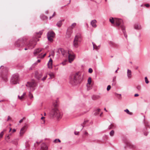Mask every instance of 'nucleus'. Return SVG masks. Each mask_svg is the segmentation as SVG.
<instances>
[{"instance_id":"nucleus-1","label":"nucleus","mask_w":150,"mask_h":150,"mask_svg":"<svg viewBox=\"0 0 150 150\" xmlns=\"http://www.w3.org/2000/svg\"><path fill=\"white\" fill-rule=\"evenodd\" d=\"M83 79V76L80 72L71 75L70 76V82L73 85H76L81 83Z\"/></svg>"},{"instance_id":"nucleus-13","label":"nucleus","mask_w":150,"mask_h":150,"mask_svg":"<svg viewBox=\"0 0 150 150\" xmlns=\"http://www.w3.org/2000/svg\"><path fill=\"white\" fill-rule=\"evenodd\" d=\"M40 150H48L47 147L45 143H43L41 144Z\"/></svg>"},{"instance_id":"nucleus-9","label":"nucleus","mask_w":150,"mask_h":150,"mask_svg":"<svg viewBox=\"0 0 150 150\" xmlns=\"http://www.w3.org/2000/svg\"><path fill=\"white\" fill-rule=\"evenodd\" d=\"M36 44V40L34 39L30 40L29 43L27 45V46L29 49H32L34 47Z\"/></svg>"},{"instance_id":"nucleus-18","label":"nucleus","mask_w":150,"mask_h":150,"mask_svg":"<svg viewBox=\"0 0 150 150\" xmlns=\"http://www.w3.org/2000/svg\"><path fill=\"white\" fill-rule=\"evenodd\" d=\"M97 22V21L96 20H92L91 22V25H92V26L94 28H96L97 26V25H96V23Z\"/></svg>"},{"instance_id":"nucleus-21","label":"nucleus","mask_w":150,"mask_h":150,"mask_svg":"<svg viewBox=\"0 0 150 150\" xmlns=\"http://www.w3.org/2000/svg\"><path fill=\"white\" fill-rule=\"evenodd\" d=\"M26 131V129L24 127H23L21 130L20 132L21 136H22Z\"/></svg>"},{"instance_id":"nucleus-25","label":"nucleus","mask_w":150,"mask_h":150,"mask_svg":"<svg viewBox=\"0 0 150 150\" xmlns=\"http://www.w3.org/2000/svg\"><path fill=\"white\" fill-rule=\"evenodd\" d=\"M100 109H98L95 111L94 114L95 115H98L99 114V112L100 111Z\"/></svg>"},{"instance_id":"nucleus-41","label":"nucleus","mask_w":150,"mask_h":150,"mask_svg":"<svg viewBox=\"0 0 150 150\" xmlns=\"http://www.w3.org/2000/svg\"><path fill=\"white\" fill-rule=\"evenodd\" d=\"M137 88L138 91H140L141 88V86H137Z\"/></svg>"},{"instance_id":"nucleus-46","label":"nucleus","mask_w":150,"mask_h":150,"mask_svg":"<svg viewBox=\"0 0 150 150\" xmlns=\"http://www.w3.org/2000/svg\"><path fill=\"white\" fill-rule=\"evenodd\" d=\"M49 75L51 77H53L54 76V74L52 73H51V74H49Z\"/></svg>"},{"instance_id":"nucleus-22","label":"nucleus","mask_w":150,"mask_h":150,"mask_svg":"<svg viewBox=\"0 0 150 150\" xmlns=\"http://www.w3.org/2000/svg\"><path fill=\"white\" fill-rule=\"evenodd\" d=\"M109 43L111 46L113 47H116L118 46V45L117 44L112 42H110Z\"/></svg>"},{"instance_id":"nucleus-33","label":"nucleus","mask_w":150,"mask_h":150,"mask_svg":"<svg viewBox=\"0 0 150 150\" xmlns=\"http://www.w3.org/2000/svg\"><path fill=\"white\" fill-rule=\"evenodd\" d=\"M29 96L30 97V99H32L33 98V94L31 93L30 92H29Z\"/></svg>"},{"instance_id":"nucleus-26","label":"nucleus","mask_w":150,"mask_h":150,"mask_svg":"<svg viewBox=\"0 0 150 150\" xmlns=\"http://www.w3.org/2000/svg\"><path fill=\"white\" fill-rule=\"evenodd\" d=\"M92 43L93 45V49H95L96 50H98V46H97L93 42H92Z\"/></svg>"},{"instance_id":"nucleus-32","label":"nucleus","mask_w":150,"mask_h":150,"mask_svg":"<svg viewBox=\"0 0 150 150\" xmlns=\"http://www.w3.org/2000/svg\"><path fill=\"white\" fill-rule=\"evenodd\" d=\"M114 134V131L113 130H111L110 132V135L111 136H113Z\"/></svg>"},{"instance_id":"nucleus-58","label":"nucleus","mask_w":150,"mask_h":150,"mask_svg":"<svg viewBox=\"0 0 150 150\" xmlns=\"http://www.w3.org/2000/svg\"><path fill=\"white\" fill-rule=\"evenodd\" d=\"M84 134H88V132H85V133H84Z\"/></svg>"},{"instance_id":"nucleus-3","label":"nucleus","mask_w":150,"mask_h":150,"mask_svg":"<svg viewBox=\"0 0 150 150\" xmlns=\"http://www.w3.org/2000/svg\"><path fill=\"white\" fill-rule=\"evenodd\" d=\"M115 23L117 26H120L125 37L127 38V35L125 30V28L123 24V21L120 19H115Z\"/></svg>"},{"instance_id":"nucleus-8","label":"nucleus","mask_w":150,"mask_h":150,"mask_svg":"<svg viewBox=\"0 0 150 150\" xmlns=\"http://www.w3.org/2000/svg\"><path fill=\"white\" fill-rule=\"evenodd\" d=\"M37 86V83L34 81L28 82L26 86L30 88L31 91H33L35 89V88Z\"/></svg>"},{"instance_id":"nucleus-52","label":"nucleus","mask_w":150,"mask_h":150,"mask_svg":"<svg viewBox=\"0 0 150 150\" xmlns=\"http://www.w3.org/2000/svg\"><path fill=\"white\" fill-rule=\"evenodd\" d=\"M139 96V95L138 94H137V93L135 94L134 95V96L135 97H137V96Z\"/></svg>"},{"instance_id":"nucleus-47","label":"nucleus","mask_w":150,"mask_h":150,"mask_svg":"<svg viewBox=\"0 0 150 150\" xmlns=\"http://www.w3.org/2000/svg\"><path fill=\"white\" fill-rule=\"evenodd\" d=\"M55 12H54L53 13V15H52V16L50 17V19L52 18V17L54 16H55Z\"/></svg>"},{"instance_id":"nucleus-11","label":"nucleus","mask_w":150,"mask_h":150,"mask_svg":"<svg viewBox=\"0 0 150 150\" xmlns=\"http://www.w3.org/2000/svg\"><path fill=\"white\" fill-rule=\"evenodd\" d=\"M126 147H129L131 149H136L137 148V146L134 145H133L129 141H127L126 143Z\"/></svg>"},{"instance_id":"nucleus-44","label":"nucleus","mask_w":150,"mask_h":150,"mask_svg":"<svg viewBox=\"0 0 150 150\" xmlns=\"http://www.w3.org/2000/svg\"><path fill=\"white\" fill-rule=\"evenodd\" d=\"M47 77V75H45L42 79V81H44L46 79Z\"/></svg>"},{"instance_id":"nucleus-37","label":"nucleus","mask_w":150,"mask_h":150,"mask_svg":"<svg viewBox=\"0 0 150 150\" xmlns=\"http://www.w3.org/2000/svg\"><path fill=\"white\" fill-rule=\"evenodd\" d=\"M110 21L112 23H114L115 21L114 20V19L113 18H110Z\"/></svg>"},{"instance_id":"nucleus-6","label":"nucleus","mask_w":150,"mask_h":150,"mask_svg":"<svg viewBox=\"0 0 150 150\" xmlns=\"http://www.w3.org/2000/svg\"><path fill=\"white\" fill-rule=\"evenodd\" d=\"M19 79V75L18 74H14L12 75L11 80V83L13 84H16L18 83Z\"/></svg>"},{"instance_id":"nucleus-35","label":"nucleus","mask_w":150,"mask_h":150,"mask_svg":"<svg viewBox=\"0 0 150 150\" xmlns=\"http://www.w3.org/2000/svg\"><path fill=\"white\" fill-rule=\"evenodd\" d=\"M91 82V78L90 77L88 78V83L89 84H90Z\"/></svg>"},{"instance_id":"nucleus-12","label":"nucleus","mask_w":150,"mask_h":150,"mask_svg":"<svg viewBox=\"0 0 150 150\" xmlns=\"http://www.w3.org/2000/svg\"><path fill=\"white\" fill-rule=\"evenodd\" d=\"M55 35V33L52 31H49L47 34V37L54 38Z\"/></svg>"},{"instance_id":"nucleus-36","label":"nucleus","mask_w":150,"mask_h":150,"mask_svg":"<svg viewBox=\"0 0 150 150\" xmlns=\"http://www.w3.org/2000/svg\"><path fill=\"white\" fill-rule=\"evenodd\" d=\"M43 31V30L40 31L39 32H36V34L37 35H41L42 34Z\"/></svg>"},{"instance_id":"nucleus-55","label":"nucleus","mask_w":150,"mask_h":150,"mask_svg":"<svg viewBox=\"0 0 150 150\" xmlns=\"http://www.w3.org/2000/svg\"><path fill=\"white\" fill-rule=\"evenodd\" d=\"M57 141L59 142H61V141L59 139H57Z\"/></svg>"},{"instance_id":"nucleus-27","label":"nucleus","mask_w":150,"mask_h":150,"mask_svg":"<svg viewBox=\"0 0 150 150\" xmlns=\"http://www.w3.org/2000/svg\"><path fill=\"white\" fill-rule=\"evenodd\" d=\"M113 83H112V85H115L116 83V77L115 76L113 78Z\"/></svg>"},{"instance_id":"nucleus-48","label":"nucleus","mask_w":150,"mask_h":150,"mask_svg":"<svg viewBox=\"0 0 150 150\" xmlns=\"http://www.w3.org/2000/svg\"><path fill=\"white\" fill-rule=\"evenodd\" d=\"M25 118L24 117V118H23L21 120L19 121V123H21V122H23V119H25Z\"/></svg>"},{"instance_id":"nucleus-23","label":"nucleus","mask_w":150,"mask_h":150,"mask_svg":"<svg viewBox=\"0 0 150 150\" xmlns=\"http://www.w3.org/2000/svg\"><path fill=\"white\" fill-rule=\"evenodd\" d=\"M59 52H61V54L63 56H64L65 55V52L63 49L60 48L59 49Z\"/></svg>"},{"instance_id":"nucleus-62","label":"nucleus","mask_w":150,"mask_h":150,"mask_svg":"<svg viewBox=\"0 0 150 150\" xmlns=\"http://www.w3.org/2000/svg\"><path fill=\"white\" fill-rule=\"evenodd\" d=\"M46 55V54H44L43 55V57H44Z\"/></svg>"},{"instance_id":"nucleus-61","label":"nucleus","mask_w":150,"mask_h":150,"mask_svg":"<svg viewBox=\"0 0 150 150\" xmlns=\"http://www.w3.org/2000/svg\"><path fill=\"white\" fill-rule=\"evenodd\" d=\"M48 11H46V12H45V13H46V14H47L48 13Z\"/></svg>"},{"instance_id":"nucleus-29","label":"nucleus","mask_w":150,"mask_h":150,"mask_svg":"<svg viewBox=\"0 0 150 150\" xmlns=\"http://www.w3.org/2000/svg\"><path fill=\"white\" fill-rule=\"evenodd\" d=\"M115 96H117L119 99H121V94H119L116 93H115Z\"/></svg>"},{"instance_id":"nucleus-5","label":"nucleus","mask_w":150,"mask_h":150,"mask_svg":"<svg viewBox=\"0 0 150 150\" xmlns=\"http://www.w3.org/2000/svg\"><path fill=\"white\" fill-rule=\"evenodd\" d=\"M2 69L3 70L1 72L0 76L5 81H6L7 80V77L6 75L7 71L6 70V68L3 66L1 67L0 68V71H1V69Z\"/></svg>"},{"instance_id":"nucleus-2","label":"nucleus","mask_w":150,"mask_h":150,"mask_svg":"<svg viewBox=\"0 0 150 150\" xmlns=\"http://www.w3.org/2000/svg\"><path fill=\"white\" fill-rule=\"evenodd\" d=\"M50 115L51 117H56L57 119L61 118L62 117V114L56 108L52 109L50 112Z\"/></svg>"},{"instance_id":"nucleus-63","label":"nucleus","mask_w":150,"mask_h":150,"mask_svg":"<svg viewBox=\"0 0 150 150\" xmlns=\"http://www.w3.org/2000/svg\"><path fill=\"white\" fill-rule=\"evenodd\" d=\"M4 101V100H0V102H3V101Z\"/></svg>"},{"instance_id":"nucleus-49","label":"nucleus","mask_w":150,"mask_h":150,"mask_svg":"<svg viewBox=\"0 0 150 150\" xmlns=\"http://www.w3.org/2000/svg\"><path fill=\"white\" fill-rule=\"evenodd\" d=\"M24 96H23V95H22L21 96H20V100H22L23 98H24Z\"/></svg>"},{"instance_id":"nucleus-10","label":"nucleus","mask_w":150,"mask_h":150,"mask_svg":"<svg viewBox=\"0 0 150 150\" xmlns=\"http://www.w3.org/2000/svg\"><path fill=\"white\" fill-rule=\"evenodd\" d=\"M68 53V59L69 62L71 63L74 59L75 58V55L73 53H70L69 52Z\"/></svg>"},{"instance_id":"nucleus-40","label":"nucleus","mask_w":150,"mask_h":150,"mask_svg":"<svg viewBox=\"0 0 150 150\" xmlns=\"http://www.w3.org/2000/svg\"><path fill=\"white\" fill-rule=\"evenodd\" d=\"M145 82L146 83H148L149 81L148 80L147 78V77H145L144 78Z\"/></svg>"},{"instance_id":"nucleus-7","label":"nucleus","mask_w":150,"mask_h":150,"mask_svg":"<svg viewBox=\"0 0 150 150\" xmlns=\"http://www.w3.org/2000/svg\"><path fill=\"white\" fill-rule=\"evenodd\" d=\"M81 41V35L80 34H78L75 36L74 41V45L75 47H77Z\"/></svg>"},{"instance_id":"nucleus-31","label":"nucleus","mask_w":150,"mask_h":150,"mask_svg":"<svg viewBox=\"0 0 150 150\" xmlns=\"http://www.w3.org/2000/svg\"><path fill=\"white\" fill-rule=\"evenodd\" d=\"M145 129L146 130L147 129V128H145L144 129V134L145 136H147V135L148 134V132H146V131H145Z\"/></svg>"},{"instance_id":"nucleus-59","label":"nucleus","mask_w":150,"mask_h":150,"mask_svg":"<svg viewBox=\"0 0 150 150\" xmlns=\"http://www.w3.org/2000/svg\"><path fill=\"white\" fill-rule=\"evenodd\" d=\"M36 143L37 144H39L40 143V142H36Z\"/></svg>"},{"instance_id":"nucleus-64","label":"nucleus","mask_w":150,"mask_h":150,"mask_svg":"<svg viewBox=\"0 0 150 150\" xmlns=\"http://www.w3.org/2000/svg\"><path fill=\"white\" fill-rule=\"evenodd\" d=\"M18 98L19 99H20V96L19 95L18 96Z\"/></svg>"},{"instance_id":"nucleus-45","label":"nucleus","mask_w":150,"mask_h":150,"mask_svg":"<svg viewBox=\"0 0 150 150\" xmlns=\"http://www.w3.org/2000/svg\"><path fill=\"white\" fill-rule=\"evenodd\" d=\"M12 142L13 144H14L16 145H17L18 144V142H15L14 141H12Z\"/></svg>"},{"instance_id":"nucleus-53","label":"nucleus","mask_w":150,"mask_h":150,"mask_svg":"<svg viewBox=\"0 0 150 150\" xmlns=\"http://www.w3.org/2000/svg\"><path fill=\"white\" fill-rule=\"evenodd\" d=\"M11 119V118H10V116H8V119H7V121H8L9 120V119Z\"/></svg>"},{"instance_id":"nucleus-43","label":"nucleus","mask_w":150,"mask_h":150,"mask_svg":"<svg viewBox=\"0 0 150 150\" xmlns=\"http://www.w3.org/2000/svg\"><path fill=\"white\" fill-rule=\"evenodd\" d=\"M93 69L91 68H89L88 69V72L91 73L93 72Z\"/></svg>"},{"instance_id":"nucleus-39","label":"nucleus","mask_w":150,"mask_h":150,"mask_svg":"<svg viewBox=\"0 0 150 150\" xmlns=\"http://www.w3.org/2000/svg\"><path fill=\"white\" fill-rule=\"evenodd\" d=\"M88 120L85 121L83 123V124L81 125V126L83 127L82 129H83V127H84V125L88 122Z\"/></svg>"},{"instance_id":"nucleus-4","label":"nucleus","mask_w":150,"mask_h":150,"mask_svg":"<svg viewBox=\"0 0 150 150\" xmlns=\"http://www.w3.org/2000/svg\"><path fill=\"white\" fill-rule=\"evenodd\" d=\"M26 40L23 38L19 39L14 43L15 46L17 47L22 48L25 45Z\"/></svg>"},{"instance_id":"nucleus-57","label":"nucleus","mask_w":150,"mask_h":150,"mask_svg":"<svg viewBox=\"0 0 150 150\" xmlns=\"http://www.w3.org/2000/svg\"><path fill=\"white\" fill-rule=\"evenodd\" d=\"M45 118V117H42L41 118V119L42 120L43 119Z\"/></svg>"},{"instance_id":"nucleus-30","label":"nucleus","mask_w":150,"mask_h":150,"mask_svg":"<svg viewBox=\"0 0 150 150\" xmlns=\"http://www.w3.org/2000/svg\"><path fill=\"white\" fill-rule=\"evenodd\" d=\"M76 25V23H74L71 24V28L73 29L75 27Z\"/></svg>"},{"instance_id":"nucleus-24","label":"nucleus","mask_w":150,"mask_h":150,"mask_svg":"<svg viewBox=\"0 0 150 150\" xmlns=\"http://www.w3.org/2000/svg\"><path fill=\"white\" fill-rule=\"evenodd\" d=\"M134 29L137 30H139L141 28V26L140 25L135 24L134 25Z\"/></svg>"},{"instance_id":"nucleus-51","label":"nucleus","mask_w":150,"mask_h":150,"mask_svg":"<svg viewBox=\"0 0 150 150\" xmlns=\"http://www.w3.org/2000/svg\"><path fill=\"white\" fill-rule=\"evenodd\" d=\"M145 6L146 7H149V4H145Z\"/></svg>"},{"instance_id":"nucleus-28","label":"nucleus","mask_w":150,"mask_h":150,"mask_svg":"<svg viewBox=\"0 0 150 150\" xmlns=\"http://www.w3.org/2000/svg\"><path fill=\"white\" fill-rule=\"evenodd\" d=\"M47 39L49 41L51 42H52L53 41V40L52 38V37H47Z\"/></svg>"},{"instance_id":"nucleus-50","label":"nucleus","mask_w":150,"mask_h":150,"mask_svg":"<svg viewBox=\"0 0 150 150\" xmlns=\"http://www.w3.org/2000/svg\"><path fill=\"white\" fill-rule=\"evenodd\" d=\"M112 126H113V125H111L109 126L108 129H111V128H112Z\"/></svg>"},{"instance_id":"nucleus-56","label":"nucleus","mask_w":150,"mask_h":150,"mask_svg":"<svg viewBox=\"0 0 150 150\" xmlns=\"http://www.w3.org/2000/svg\"><path fill=\"white\" fill-rule=\"evenodd\" d=\"M26 95V93L24 92V93H23V94L22 95H23V96H25V95Z\"/></svg>"},{"instance_id":"nucleus-60","label":"nucleus","mask_w":150,"mask_h":150,"mask_svg":"<svg viewBox=\"0 0 150 150\" xmlns=\"http://www.w3.org/2000/svg\"><path fill=\"white\" fill-rule=\"evenodd\" d=\"M40 62V59H38V60H37V62Z\"/></svg>"},{"instance_id":"nucleus-17","label":"nucleus","mask_w":150,"mask_h":150,"mask_svg":"<svg viewBox=\"0 0 150 150\" xmlns=\"http://www.w3.org/2000/svg\"><path fill=\"white\" fill-rule=\"evenodd\" d=\"M52 60L50 58L47 63L48 67L49 68L51 69L52 68Z\"/></svg>"},{"instance_id":"nucleus-34","label":"nucleus","mask_w":150,"mask_h":150,"mask_svg":"<svg viewBox=\"0 0 150 150\" xmlns=\"http://www.w3.org/2000/svg\"><path fill=\"white\" fill-rule=\"evenodd\" d=\"M124 111L126 112L129 115L131 114V112H130L129 110L128 109H126L124 110Z\"/></svg>"},{"instance_id":"nucleus-19","label":"nucleus","mask_w":150,"mask_h":150,"mask_svg":"<svg viewBox=\"0 0 150 150\" xmlns=\"http://www.w3.org/2000/svg\"><path fill=\"white\" fill-rule=\"evenodd\" d=\"M127 76L129 78H131L132 76V71L128 69L127 72Z\"/></svg>"},{"instance_id":"nucleus-54","label":"nucleus","mask_w":150,"mask_h":150,"mask_svg":"<svg viewBox=\"0 0 150 150\" xmlns=\"http://www.w3.org/2000/svg\"><path fill=\"white\" fill-rule=\"evenodd\" d=\"M16 131V130L15 129H13L12 132H15Z\"/></svg>"},{"instance_id":"nucleus-15","label":"nucleus","mask_w":150,"mask_h":150,"mask_svg":"<svg viewBox=\"0 0 150 150\" xmlns=\"http://www.w3.org/2000/svg\"><path fill=\"white\" fill-rule=\"evenodd\" d=\"M101 96L99 95H94L92 96L91 98L92 100H95L99 99L100 98Z\"/></svg>"},{"instance_id":"nucleus-16","label":"nucleus","mask_w":150,"mask_h":150,"mask_svg":"<svg viewBox=\"0 0 150 150\" xmlns=\"http://www.w3.org/2000/svg\"><path fill=\"white\" fill-rule=\"evenodd\" d=\"M42 49L39 48L35 50L34 51V55H36L37 54L39 53L42 50Z\"/></svg>"},{"instance_id":"nucleus-42","label":"nucleus","mask_w":150,"mask_h":150,"mask_svg":"<svg viewBox=\"0 0 150 150\" xmlns=\"http://www.w3.org/2000/svg\"><path fill=\"white\" fill-rule=\"evenodd\" d=\"M111 88V87L110 85H108L107 88V91H109L110 90Z\"/></svg>"},{"instance_id":"nucleus-14","label":"nucleus","mask_w":150,"mask_h":150,"mask_svg":"<svg viewBox=\"0 0 150 150\" xmlns=\"http://www.w3.org/2000/svg\"><path fill=\"white\" fill-rule=\"evenodd\" d=\"M42 73H38L35 72V77L38 80H39L42 76Z\"/></svg>"},{"instance_id":"nucleus-38","label":"nucleus","mask_w":150,"mask_h":150,"mask_svg":"<svg viewBox=\"0 0 150 150\" xmlns=\"http://www.w3.org/2000/svg\"><path fill=\"white\" fill-rule=\"evenodd\" d=\"M5 130L4 129L3 131H2L0 133V139L2 138L4 135V131H5Z\"/></svg>"},{"instance_id":"nucleus-20","label":"nucleus","mask_w":150,"mask_h":150,"mask_svg":"<svg viewBox=\"0 0 150 150\" xmlns=\"http://www.w3.org/2000/svg\"><path fill=\"white\" fill-rule=\"evenodd\" d=\"M64 21V19L59 21L58 22H57L56 24V25L58 27H61L62 24V22Z\"/></svg>"}]
</instances>
